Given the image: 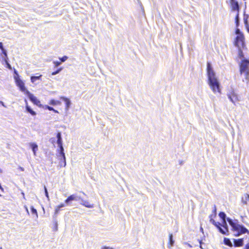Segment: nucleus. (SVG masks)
<instances>
[{"label": "nucleus", "instance_id": "obj_1", "mask_svg": "<svg viewBox=\"0 0 249 249\" xmlns=\"http://www.w3.org/2000/svg\"><path fill=\"white\" fill-rule=\"evenodd\" d=\"M207 72L208 77V84L214 93L218 92L220 93V84L216 77L215 73L213 70L210 62L207 64Z\"/></svg>", "mask_w": 249, "mask_h": 249}, {"label": "nucleus", "instance_id": "obj_2", "mask_svg": "<svg viewBox=\"0 0 249 249\" xmlns=\"http://www.w3.org/2000/svg\"><path fill=\"white\" fill-rule=\"evenodd\" d=\"M226 219L231 226L235 236H239L246 233L249 235V231L243 225H240L238 220H232L229 217L227 218Z\"/></svg>", "mask_w": 249, "mask_h": 249}, {"label": "nucleus", "instance_id": "obj_3", "mask_svg": "<svg viewBox=\"0 0 249 249\" xmlns=\"http://www.w3.org/2000/svg\"><path fill=\"white\" fill-rule=\"evenodd\" d=\"M249 61H248L246 59L243 60L240 65V73L241 74H244L245 76V79L247 80L249 79Z\"/></svg>", "mask_w": 249, "mask_h": 249}, {"label": "nucleus", "instance_id": "obj_4", "mask_svg": "<svg viewBox=\"0 0 249 249\" xmlns=\"http://www.w3.org/2000/svg\"><path fill=\"white\" fill-rule=\"evenodd\" d=\"M14 79L16 85L19 88L20 90L26 94V91L29 90L26 89L24 82L19 78L18 74H17V76H14Z\"/></svg>", "mask_w": 249, "mask_h": 249}, {"label": "nucleus", "instance_id": "obj_5", "mask_svg": "<svg viewBox=\"0 0 249 249\" xmlns=\"http://www.w3.org/2000/svg\"><path fill=\"white\" fill-rule=\"evenodd\" d=\"M227 95L230 100L235 105L236 102L239 101L237 94L235 92L234 89L231 88L228 91Z\"/></svg>", "mask_w": 249, "mask_h": 249}, {"label": "nucleus", "instance_id": "obj_6", "mask_svg": "<svg viewBox=\"0 0 249 249\" xmlns=\"http://www.w3.org/2000/svg\"><path fill=\"white\" fill-rule=\"evenodd\" d=\"M234 44V45L238 48L241 47H244L245 45V37L244 35L237 36Z\"/></svg>", "mask_w": 249, "mask_h": 249}, {"label": "nucleus", "instance_id": "obj_7", "mask_svg": "<svg viewBox=\"0 0 249 249\" xmlns=\"http://www.w3.org/2000/svg\"><path fill=\"white\" fill-rule=\"evenodd\" d=\"M56 138L57 143L58 144V149L57 150L58 152H61L62 154H63V151H64V150L63 147L62 139L61 137V132H58L57 133Z\"/></svg>", "mask_w": 249, "mask_h": 249}, {"label": "nucleus", "instance_id": "obj_8", "mask_svg": "<svg viewBox=\"0 0 249 249\" xmlns=\"http://www.w3.org/2000/svg\"><path fill=\"white\" fill-rule=\"evenodd\" d=\"M30 100L35 105H36L38 106H40V101L35 97L32 93H31L29 91H26V94Z\"/></svg>", "mask_w": 249, "mask_h": 249}, {"label": "nucleus", "instance_id": "obj_9", "mask_svg": "<svg viewBox=\"0 0 249 249\" xmlns=\"http://www.w3.org/2000/svg\"><path fill=\"white\" fill-rule=\"evenodd\" d=\"M59 152L58 157H59V165L61 167H65L66 165V157L64 152L63 151V154H62L61 152Z\"/></svg>", "mask_w": 249, "mask_h": 249}, {"label": "nucleus", "instance_id": "obj_10", "mask_svg": "<svg viewBox=\"0 0 249 249\" xmlns=\"http://www.w3.org/2000/svg\"><path fill=\"white\" fill-rule=\"evenodd\" d=\"M61 99H62L63 101H64L65 102L66 107H65V110L66 111L69 110L71 105V102L69 99L66 97H61Z\"/></svg>", "mask_w": 249, "mask_h": 249}, {"label": "nucleus", "instance_id": "obj_11", "mask_svg": "<svg viewBox=\"0 0 249 249\" xmlns=\"http://www.w3.org/2000/svg\"><path fill=\"white\" fill-rule=\"evenodd\" d=\"M233 244L234 247H242L244 244V238L238 239H233Z\"/></svg>", "mask_w": 249, "mask_h": 249}, {"label": "nucleus", "instance_id": "obj_12", "mask_svg": "<svg viewBox=\"0 0 249 249\" xmlns=\"http://www.w3.org/2000/svg\"><path fill=\"white\" fill-rule=\"evenodd\" d=\"M231 5L233 10L237 11L239 12V6L237 1L235 0H231Z\"/></svg>", "mask_w": 249, "mask_h": 249}, {"label": "nucleus", "instance_id": "obj_13", "mask_svg": "<svg viewBox=\"0 0 249 249\" xmlns=\"http://www.w3.org/2000/svg\"><path fill=\"white\" fill-rule=\"evenodd\" d=\"M25 102L26 103V110L27 112L30 113L33 116H35L36 115V113L34 111L30 106H29L27 104V101L25 99Z\"/></svg>", "mask_w": 249, "mask_h": 249}, {"label": "nucleus", "instance_id": "obj_14", "mask_svg": "<svg viewBox=\"0 0 249 249\" xmlns=\"http://www.w3.org/2000/svg\"><path fill=\"white\" fill-rule=\"evenodd\" d=\"M213 225H214L218 229L220 233L226 235V231H224V230L221 227V223L218 222H215V223L213 224Z\"/></svg>", "mask_w": 249, "mask_h": 249}, {"label": "nucleus", "instance_id": "obj_15", "mask_svg": "<svg viewBox=\"0 0 249 249\" xmlns=\"http://www.w3.org/2000/svg\"><path fill=\"white\" fill-rule=\"evenodd\" d=\"M80 204L89 208H92L93 207V204H90L88 201L84 199L82 200V202L80 203Z\"/></svg>", "mask_w": 249, "mask_h": 249}, {"label": "nucleus", "instance_id": "obj_16", "mask_svg": "<svg viewBox=\"0 0 249 249\" xmlns=\"http://www.w3.org/2000/svg\"><path fill=\"white\" fill-rule=\"evenodd\" d=\"M76 199V194H73L69 196L65 200V202L67 204H69L71 201L75 200Z\"/></svg>", "mask_w": 249, "mask_h": 249}, {"label": "nucleus", "instance_id": "obj_17", "mask_svg": "<svg viewBox=\"0 0 249 249\" xmlns=\"http://www.w3.org/2000/svg\"><path fill=\"white\" fill-rule=\"evenodd\" d=\"M30 147L31 148H32V151L34 153V155L35 156L36 155V151L38 150V146L35 143H30Z\"/></svg>", "mask_w": 249, "mask_h": 249}, {"label": "nucleus", "instance_id": "obj_18", "mask_svg": "<svg viewBox=\"0 0 249 249\" xmlns=\"http://www.w3.org/2000/svg\"><path fill=\"white\" fill-rule=\"evenodd\" d=\"M223 227L224 231H226V235H227L229 233V229H228V226L227 223V221L225 220H222V223L221 224V227Z\"/></svg>", "mask_w": 249, "mask_h": 249}, {"label": "nucleus", "instance_id": "obj_19", "mask_svg": "<svg viewBox=\"0 0 249 249\" xmlns=\"http://www.w3.org/2000/svg\"><path fill=\"white\" fill-rule=\"evenodd\" d=\"M249 199V195L248 194H244V196L241 198V202L244 204H247V200Z\"/></svg>", "mask_w": 249, "mask_h": 249}, {"label": "nucleus", "instance_id": "obj_20", "mask_svg": "<svg viewBox=\"0 0 249 249\" xmlns=\"http://www.w3.org/2000/svg\"><path fill=\"white\" fill-rule=\"evenodd\" d=\"M42 75L39 76H31V81L33 83H35L36 80H41Z\"/></svg>", "mask_w": 249, "mask_h": 249}, {"label": "nucleus", "instance_id": "obj_21", "mask_svg": "<svg viewBox=\"0 0 249 249\" xmlns=\"http://www.w3.org/2000/svg\"><path fill=\"white\" fill-rule=\"evenodd\" d=\"M224 243L225 245L228 246L229 247L232 246V243L230 240V239L225 237L224 238Z\"/></svg>", "mask_w": 249, "mask_h": 249}, {"label": "nucleus", "instance_id": "obj_22", "mask_svg": "<svg viewBox=\"0 0 249 249\" xmlns=\"http://www.w3.org/2000/svg\"><path fill=\"white\" fill-rule=\"evenodd\" d=\"M235 24H236V27H238L239 26V23H240V18H239V17L238 12H237V13L235 16Z\"/></svg>", "mask_w": 249, "mask_h": 249}, {"label": "nucleus", "instance_id": "obj_23", "mask_svg": "<svg viewBox=\"0 0 249 249\" xmlns=\"http://www.w3.org/2000/svg\"><path fill=\"white\" fill-rule=\"evenodd\" d=\"M219 216L222 220H225L226 218V214L224 212H221L219 213Z\"/></svg>", "mask_w": 249, "mask_h": 249}, {"label": "nucleus", "instance_id": "obj_24", "mask_svg": "<svg viewBox=\"0 0 249 249\" xmlns=\"http://www.w3.org/2000/svg\"><path fill=\"white\" fill-rule=\"evenodd\" d=\"M1 51L3 54L4 55V61H6L8 60L7 51L4 49H2Z\"/></svg>", "mask_w": 249, "mask_h": 249}, {"label": "nucleus", "instance_id": "obj_25", "mask_svg": "<svg viewBox=\"0 0 249 249\" xmlns=\"http://www.w3.org/2000/svg\"><path fill=\"white\" fill-rule=\"evenodd\" d=\"M169 244L170 245V246L172 247L174 245V241L173 239L172 234L171 233L169 234Z\"/></svg>", "mask_w": 249, "mask_h": 249}, {"label": "nucleus", "instance_id": "obj_26", "mask_svg": "<svg viewBox=\"0 0 249 249\" xmlns=\"http://www.w3.org/2000/svg\"><path fill=\"white\" fill-rule=\"evenodd\" d=\"M45 108L47 109L50 111H53V112H54L55 113H58L57 110L54 109L53 107L49 106L48 105H46L45 106Z\"/></svg>", "mask_w": 249, "mask_h": 249}, {"label": "nucleus", "instance_id": "obj_27", "mask_svg": "<svg viewBox=\"0 0 249 249\" xmlns=\"http://www.w3.org/2000/svg\"><path fill=\"white\" fill-rule=\"evenodd\" d=\"M31 210L32 214H35L36 218L38 217V214L36 210L33 207L31 206Z\"/></svg>", "mask_w": 249, "mask_h": 249}, {"label": "nucleus", "instance_id": "obj_28", "mask_svg": "<svg viewBox=\"0 0 249 249\" xmlns=\"http://www.w3.org/2000/svg\"><path fill=\"white\" fill-rule=\"evenodd\" d=\"M63 68H59L58 69H57V70H56L55 71L53 72L52 73H51V75H55L58 73H59L62 70Z\"/></svg>", "mask_w": 249, "mask_h": 249}, {"label": "nucleus", "instance_id": "obj_29", "mask_svg": "<svg viewBox=\"0 0 249 249\" xmlns=\"http://www.w3.org/2000/svg\"><path fill=\"white\" fill-rule=\"evenodd\" d=\"M248 18H249V16L248 15H244V22L245 25H247V24H249V23H248Z\"/></svg>", "mask_w": 249, "mask_h": 249}, {"label": "nucleus", "instance_id": "obj_30", "mask_svg": "<svg viewBox=\"0 0 249 249\" xmlns=\"http://www.w3.org/2000/svg\"><path fill=\"white\" fill-rule=\"evenodd\" d=\"M60 211V209H59V208L57 207L55 210V212H54V215L53 216V219H56V217H57V215L58 214V213H59Z\"/></svg>", "mask_w": 249, "mask_h": 249}, {"label": "nucleus", "instance_id": "obj_31", "mask_svg": "<svg viewBox=\"0 0 249 249\" xmlns=\"http://www.w3.org/2000/svg\"><path fill=\"white\" fill-rule=\"evenodd\" d=\"M58 103H59V101L52 99L50 101V104L53 106H55L57 105Z\"/></svg>", "mask_w": 249, "mask_h": 249}, {"label": "nucleus", "instance_id": "obj_32", "mask_svg": "<svg viewBox=\"0 0 249 249\" xmlns=\"http://www.w3.org/2000/svg\"><path fill=\"white\" fill-rule=\"evenodd\" d=\"M238 48V55L240 58H242L244 57L243 56V53L241 49V47Z\"/></svg>", "mask_w": 249, "mask_h": 249}, {"label": "nucleus", "instance_id": "obj_33", "mask_svg": "<svg viewBox=\"0 0 249 249\" xmlns=\"http://www.w3.org/2000/svg\"><path fill=\"white\" fill-rule=\"evenodd\" d=\"M53 222L54 223V231H57L58 230V224L56 219H53Z\"/></svg>", "mask_w": 249, "mask_h": 249}, {"label": "nucleus", "instance_id": "obj_34", "mask_svg": "<svg viewBox=\"0 0 249 249\" xmlns=\"http://www.w3.org/2000/svg\"><path fill=\"white\" fill-rule=\"evenodd\" d=\"M235 34L237 36L240 35H243V34L242 33V32L240 31V30L238 28V27H236V29L235 30Z\"/></svg>", "mask_w": 249, "mask_h": 249}, {"label": "nucleus", "instance_id": "obj_35", "mask_svg": "<svg viewBox=\"0 0 249 249\" xmlns=\"http://www.w3.org/2000/svg\"><path fill=\"white\" fill-rule=\"evenodd\" d=\"M44 191H45V196L47 197V199L48 200H50L49 199V194H48V191H47V189L46 188V187L45 186H44Z\"/></svg>", "mask_w": 249, "mask_h": 249}, {"label": "nucleus", "instance_id": "obj_36", "mask_svg": "<svg viewBox=\"0 0 249 249\" xmlns=\"http://www.w3.org/2000/svg\"><path fill=\"white\" fill-rule=\"evenodd\" d=\"M68 56H64L62 57H60V58H59V59L60 60V61H61V62H65V61H66V60H67V59H68Z\"/></svg>", "mask_w": 249, "mask_h": 249}, {"label": "nucleus", "instance_id": "obj_37", "mask_svg": "<svg viewBox=\"0 0 249 249\" xmlns=\"http://www.w3.org/2000/svg\"><path fill=\"white\" fill-rule=\"evenodd\" d=\"M198 241H199V243L200 244V246H199L200 248L201 249H205V248L203 247V246L204 243L202 242V241L201 240H198Z\"/></svg>", "mask_w": 249, "mask_h": 249}, {"label": "nucleus", "instance_id": "obj_38", "mask_svg": "<svg viewBox=\"0 0 249 249\" xmlns=\"http://www.w3.org/2000/svg\"><path fill=\"white\" fill-rule=\"evenodd\" d=\"M213 214L214 217L216 216V206L215 205H214L213 209Z\"/></svg>", "mask_w": 249, "mask_h": 249}, {"label": "nucleus", "instance_id": "obj_39", "mask_svg": "<svg viewBox=\"0 0 249 249\" xmlns=\"http://www.w3.org/2000/svg\"><path fill=\"white\" fill-rule=\"evenodd\" d=\"M76 199H75V201L81 200V202H82V200L83 199L80 196H78L76 194Z\"/></svg>", "mask_w": 249, "mask_h": 249}, {"label": "nucleus", "instance_id": "obj_40", "mask_svg": "<svg viewBox=\"0 0 249 249\" xmlns=\"http://www.w3.org/2000/svg\"><path fill=\"white\" fill-rule=\"evenodd\" d=\"M7 65V67L9 69H11L12 68H11V66L10 65V64L8 63V60H7L6 61H4Z\"/></svg>", "mask_w": 249, "mask_h": 249}, {"label": "nucleus", "instance_id": "obj_41", "mask_svg": "<svg viewBox=\"0 0 249 249\" xmlns=\"http://www.w3.org/2000/svg\"><path fill=\"white\" fill-rule=\"evenodd\" d=\"M53 63L55 64V67H58L61 64V62L59 61H54Z\"/></svg>", "mask_w": 249, "mask_h": 249}, {"label": "nucleus", "instance_id": "obj_42", "mask_svg": "<svg viewBox=\"0 0 249 249\" xmlns=\"http://www.w3.org/2000/svg\"><path fill=\"white\" fill-rule=\"evenodd\" d=\"M210 221L211 223H212L213 225V224H215V220L213 219V218H211V219H210Z\"/></svg>", "mask_w": 249, "mask_h": 249}, {"label": "nucleus", "instance_id": "obj_43", "mask_svg": "<svg viewBox=\"0 0 249 249\" xmlns=\"http://www.w3.org/2000/svg\"><path fill=\"white\" fill-rule=\"evenodd\" d=\"M65 206V205L64 204H61L60 205H58L57 207L59 208V209H60V208H63Z\"/></svg>", "mask_w": 249, "mask_h": 249}, {"label": "nucleus", "instance_id": "obj_44", "mask_svg": "<svg viewBox=\"0 0 249 249\" xmlns=\"http://www.w3.org/2000/svg\"><path fill=\"white\" fill-rule=\"evenodd\" d=\"M246 28L248 33H249V24L245 25Z\"/></svg>", "mask_w": 249, "mask_h": 249}, {"label": "nucleus", "instance_id": "obj_45", "mask_svg": "<svg viewBox=\"0 0 249 249\" xmlns=\"http://www.w3.org/2000/svg\"><path fill=\"white\" fill-rule=\"evenodd\" d=\"M102 249H113L112 248L109 247H104Z\"/></svg>", "mask_w": 249, "mask_h": 249}, {"label": "nucleus", "instance_id": "obj_46", "mask_svg": "<svg viewBox=\"0 0 249 249\" xmlns=\"http://www.w3.org/2000/svg\"><path fill=\"white\" fill-rule=\"evenodd\" d=\"M0 49L1 50L4 49L3 46V44L2 42H0Z\"/></svg>", "mask_w": 249, "mask_h": 249}, {"label": "nucleus", "instance_id": "obj_47", "mask_svg": "<svg viewBox=\"0 0 249 249\" xmlns=\"http://www.w3.org/2000/svg\"><path fill=\"white\" fill-rule=\"evenodd\" d=\"M246 249H249V242L246 245Z\"/></svg>", "mask_w": 249, "mask_h": 249}, {"label": "nucleus", "instance_id": "obj_48", "mask_svg": "<svg viewBox=\"0 0 249 249\" xmlns=\"http://www.w3.org/2000/svg\"><path fill=\"white\" fill-rule=\"evenodd\" d=\"M185 244L187 245L190 248L192 247V246L190 244H189L188 243H185Z\"/></svg>", "mask_w": 249, "mask_h": 249}, {"label": "nucleus", "instance_id": "obj_49", "mask_svg": "<svg viewBox=\"0 0 249 249\" xmlns=\"http://www.w3.org/2000/svg\"><path fill=\"white\" fill-rule=\"evenodd\" d=\"M0 104L2 105V106L5 107L4 104L3 102L0 101Z\"/></svg>", "mask_w": 249, "mask_h": 249}, {"label": "nucleus", "instance_id": "obj_50", "mask_svg": "<svg viewBox=\"0 0 249 249\" xmlns=\"http://www.w3.org/2000/svg\"><path fill=\"white\" fill-rule=\"evenodd\" d=\"M19 169L21 171H23L24 170V168L22 167H19Z\"/></svg>", "mask_w": 249, "mask_h": 249}, {"label": "nucleus", "instance_id": "obj_51", "mask_svg": "<svg viewBox=\"0 0 249 249\" xmlns=\"http://www.w3.org/2000/svg\"><path fill=\"white\" fill-rule=\"evenodd\" d=\"M213 216L214 217V216H213V214H211V215L209 216L210 219H211V218H213Z\"/></svg>", "mask_w": 249, "mask_h": 249}, {"label": "nucleus", "instance_id": "obj_52", "mask_svg": "<svg viewBox=\"0 0 249 249\" xmlns=\"http://www.w3.org/2000/svg\"><path fill=\"white\" fill-rule=\"evenodd\" d=\"M200 231H201L202 233H203V229L202 227H200Z\"/></svg>", "mask_w": 249, "mask_h": 249}, {"label": "nucleus", "instance_id": "obj_53", "mask_svg": "<svg viewBox=\"0 0 249 249\" xmlns=\"http://www.w3.org/2000/svg\"><path fill=\"white\" fill-rule=\"evenodd\" d=\"M14 73L16 74V76H17V74H18V72L16 70H15Z\"/></svg>", "mask_w": 249, "mask_h": 249}, {"label": "nucleus", "instance_id": "obj_54", "mask_svg": "<svg viewBox=\"0 0 249 249\" xmlns=\"http://www.w3.org/2000/svg\"><path fill=\"white\" fill-rule=\"evenodd\" d=\"M26 212H27V213H28V214H29V211H28V209H27V207H26Z\"/></svg>", "mask_w": 249, "mask_h": 249}, {"label": "nucleus", "instance_id": "obj_55", "mask_svg": "<svg viewBox=\"0 0 249 249\" xmlns=\"http://www.w3.org/2000/svg\"><path fill=\"white\" fill-rule=\"evenodd\" d=\"M82 193L84 195L86 196V195L85 194V193H84L83 192H82Z\"/></svg>", "mask_w": 249, "mask_h": 249}, {"label": "nucleus", "instance_id": "obj_56", "mask_svg": "<svg viewBox=\"0 0 249 249\" xmlns=\"http://www.w3.org/2000/svg\"><path fill=\"white\" fill-rule=\"evenodd\" d=\"M0 249H1V248H0Z\"/></svg>", "mask_w": 249, "mask_h": 249}]
</instances>
